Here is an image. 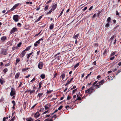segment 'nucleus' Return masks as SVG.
<instances>
[{"label": "nucleus", "instance_id": "19", "mask_svg": "<svg viewBox=\"0 0 121 121\" xmlns=\"http://www.w3.org/2000/svg\"><path fill=\"white\" fill-rule=\"evenodd\" d=\"M104 79H103V80H101V81L99 82V84L100 85V86L104 82Z\"/></svg>", "mask_w": 121, "mask_h": 121}, {"label": "nucleus", "instance_id": "30", "mask_svg": "<svg viewBox=\"0 0 121 121\" xmlns=\"http://www.w3.org/2000/svg\"><path fill=\"white\" fill-rule=\"evenodd\" d=\"M49 6L48 5H46L44 9V10L45 11L47 10L48 9Z\"/></svg>", "mask_w": 121, "mask_h": 121}, {"label": "nucleus", "instance_id": "18", "mask_svg": "<svg viewBox=\"0 0 121 121\" xmlns=\"http://www.w3.org/2000/svg\"><path fill=\"white\" fill-rule=\"evenodd\" d=\"M42 16H40L37 20H36L35 22V23L36 22H37L39 21L40 19L42 18Z\"/></svg>", "mask_w": 121, "mask_h": 121}, {"label": "nucleus", "instance_id": "6", "mask_svg": "<svg viewBox=\"0 0 121 121\" xmlns=\"http://www.w3.org/2000/svg\"><path fill=\"white\" fill-rule=\"evenodd\" d=\"M60 54V52H59L55 55L54 56V57L55 58V59L57 58V60H60L61 57V56L59 55Z\"/></svg>", "mask_w": 121, "mask_h": 121}, {"label": "nucleus", "instance_id": "59", "mask_svg": "<svg viewBox=\"0 0 121 121\" xmlns=\"http://www.w3.org/2000/svg\"><path fill=\"white\" fill-rule=\"evenodd\" d=\"M35 78L34 77L31 81V82H33L35 80Z\"/></svg>", "mask_w": 121, "mask_h": 121}, {"label": "nucleus", "instance_id": "39", "mask_svg": "<svg viewBox=\"0 0 121 121\" xmlns=\"http://www.w3.org/2000/svg\"><path fill=\"white\" fill-rule=\"evenodd\" d=\"M12 103L13 104V106H15L16 105V103L14 100H13L12 101Z\"/></svg>", "mask_w": 121, "mask_h": 121}, {"label": "nucleus", "instance_id": "57", "mask_svg": "<svg viewBox=\"0 0 121 121\" xmlns=\"http://www.w3.org/2000/svg\"><path fill=\"white\" fill-rule=\"evenodd\" d=\"M42 30H41L40 31L39 33H38V34H36L35 35V36H37L38 35H39L41 33V31Z\"/></svg>", "mask_w": 121, "mask_h": 121}, {"label": "nucleus", "instance_id": "41", "mask_svg": "<svg viewBox=\"0 0 121 121\" xmlns=\"http://www.w3.org/2000/svg\"><path fill=\"white\" fill-rule=\"evenodd\" d=\"M98 82V81H95L94 83L93 84V85H92V86H95V85L96 84V83H97V82Z\"/></svg>", "mask_w": 121, "mask_h": 121}, {"label": "nucleus", "instance_id": "54", "mask_svg": "<svg viewBox=\"0 0 121 121\" xmlns=\"http://www.w3.org/2000/svg\"><path fill=\"white\" fill-rule=\"evenodd\" d=\"M52 0H49L46 2V4H48L52 2Z\"/></svg>", "mask_w": 121, "mask_h": 121}, {"label": "nucleus", "instance_id": "14", "mask_svg": "<svg viewBox=\"0 0 121 121\" xmlns=\"http://www.w3.org/2000/svg\"><path fill=\"white\" fill-rule=\"evenodd\" d=\"M33 53V52H31V53L28 54H27L26 56H27L26 58L27 59H28V60H29L30 57L31 56V55H32Z\"/></svg>", "mask_w": 121, "mask_h": 121}, {"label": "nucleus", "instance_id": "10", "mask_svg": "<svg viewBox=\"0 0 121 121\" xmlns=\"http://www.w3.org/2000/svg\"><path fill=\"white\" fill-rule=\"evenodd\" d=\"M26 53V52H25V51L24 50L23 51L22 53L20 54V56L21 57H23L25 55V54Z\"/></svg>", "mask_w": 121, "mask_h": 121}, {"label": "nucleus", "instance_id": "21", "mask_svg": "<svg viewBox=\"0 0 121 121\" xmlns=\"http://www.w3.org/2000/svg\"><path fill=\"white\" fill-rule=\"evenodd\" d=\"M54 24L53 23L51 24L49 26V29L50 30H52L54 27Z\"/></svg>", "mask_w": 121, "mask_h": 121}, {"label": "nucleus", "instance_id": "15", "mask_svg": "<svg viewBox=\"0 0 121 121\" xmlns=\"http://www.w3.org/2000/svg\"><path fill=\"white\" fill-rule=\"evenodd\" d=\"M57 3L53 5L52 9L53 11H54L57 7Z\"/></svg>", "mask_w": 121, "mask_h": 121}, {"label": "nucleus", "instance_id": "9", "mask_svg": "<svg viewBox=\"0 0 121 121\" xmlns=\"http://www.w3.org/2000/svg\"><path fill=\"white\" fill-rule=\"evenodd\" d=\"M7 39V37L5 36H3L1 38V40L2 42H4Z\"/></svg>", "mask_w": 121, "mask_h": 121}, {"label": "nucleus", "instance_id": "28", "mask_svg": "<svg viewBox=\"0 0 121 121\" xmlns=\"http://www.w3.org/2000/svg\"><path fill=\"white\" fill-rule=\"evenodd\" d=\"M79 36V34H77L76 35L74 36L73 38L74 39H76Z\"/></svg>", "mask_w": 121, "mask_h": 121}, {"label": "nucleus", "instance_id": "31", "mask_svg": "<svg viewBox=\"0 0 121 121\" xmlns=\"http://www.w3.org/2000/svg\"><path fill=\"white\" fill-rule=\"evenodd\" d=\"M115 36H115V35H113L111 37L110 39V40L111 41V42H112V40L113 39L114 37H115Z\"/></svg>", "mask_w": 121, "mask_h": 121}, {"label": "nucleus", "instance_id": "23", "mask_svg": "<svg viewBox=\"0 0 121 121\" xmlns=\"http://www.w3.org/2000/svg\"><path fill=\"white\" fill-rule=\"evenodd\" d=\"M65 77V74L64 73H63L60 76V77L62 78V79H63Z\"/></svg>", "mask_w": 121, "mask_h": 121}, {"label": "nucleus", "instance_id": "25", "mask_svg": "<svg viewBox=\"0 0 121 121\" xmlns=\"http://www.w3.org/2000/svg\"><path fill=\"white\" fill-rule=\"evenodd\" d=\"M29 69V68H23L22 69V71L23 72H24L28 70Z\"/></svg>", "mask_w": 121, "mask_h": 121}, {"label": "nucleus", "instance_id": "22", "mask_svg": "<svg viewBox=\"0 0 121 121\" xmlns=\"http://www.w3.org/2000/svg\"><path fill=\"white\" fill-rule=\"evenodd\" d=\"M20 59L19 58H17L15 63V65H17V63L20 61Z\"/></svg>", "mask_w": 121, "mask_h": 121}, {"label": "nucleus", "instance_id": "33", "mask_svg": "<svg viewBox=\"0 0 121 121\" xmlns=\"http://www.w3.org/2000/svg\"><path fill=\"white\" fill-rule=\"evenodd\" d=\"M19 5V4L17 3L15 4L13 6V7L15 9Z\"/></svg>", "mask_w": 121, "mask_h": 121}, {"label": "nucleus", "instance_id": "1", "mask_svg": "<svg viewBox=\"0 0 121 121\" xmlns=\"http://www.w3.org/2000/svg\"><path fill=\"white\" fill-rule=\"evenodd\" d=\"M7 52L8 49L4 48H2L0 51V54L3 55H6L8 53Z\"/></svg>", "mask_w": 121, "mask_h": 121}, {"label": "nucleus", "instance_id": "42", "mask_svg": "<svg viewBox=\"0 0 121 121\" xmlns=\"http://www.w3.org/2000/svg\"><path fill=\"white\" fill-rule=\"evenodd\" d=\"M22 44V43L21 42L19 43L17 45V46L18 47H20L21 45Z\"/></svg>", "mask_w": 121, "mask_h": 121}, {"label": "nucleus", "instance_id": "48", "mask_svg": "<svg viewBox=\"0 0 121 121\" xmlns=\"http://www.w3.org/2000/svg\"><path fill=\"white\" fill-rule=\"evenodd\" d=\"M40 39H39L38 41H37L36 42V43L37 44H39V43H40Z\"/></svg>", "mask_w": 121, "mask_h": 121}, {"label": "nucleus", "instance_id": "16", "mask_svg": "<svg viewBox=\"0 0 121 121\" xmlns=\"http://www.w3.org/2000/svg\"><path fill=\"white\" fill-rule=\"evenodd\" d=\"M108 51L106 49L104 51L103 53V56H106L107 55Z\"/></svg>", "mask_w": 121, "mask_h": 121}, {"label": "nucleus", "instance_id": "60", "mask_svg": "<svg viewBox=\"0 0 121 121\" xmlns=\"http://www.w3.org/2000/svg\"><path fill=\"white\" fill-rule=\"evenodd\" d=\"M76 86L75 85L73 87L71 88V90H72L74 89H75L76 88Z\"/></svg>", "mask_w": 121, "mask_h": 121}, {"label": "nucleus", "instance_id": "37", "mask_svg": "<svg viewBox=\"0 0 121 121\" xmlns=\"http://www.w3.org/2000/svg\"><path fill=\"white\" fill-rule=\"evenodd\" d=\"M115 54H116V52H112V53H111V54L110 56H113L114 55H115Z\"/></svg>", "mask_w": 121, "mask_h": 121}, {"label": "nucleus", "instance_id": "34", "mask_svg": "<svg viewBox=\"0 0 121 121\" xmlns=\"http://www.w3.org/2000/svg\"><path fill=\"white\" fill-rule=\"evenodd\" d=\"M52 10H53L52 9H50L48 12L46 13V14L48 15L49 14L51 13L52 11Z\"/></svg>", "mask_w": 121, "mask_h": 121}, {"label": "nucleus", "instance_id": "8", "mask_svg": "<svg viewBox=\"0 0 121 121\" xmlns=\"http://www.w3.org/2000/svg\"><path fill=\"white\" fill-rule=\"evenodd\" d=\"M17 31V28L16 27H14L10 31V33L11 34H12L13 33Z\"/></svg>", "mask_w": 121, "mask_h": 121}, {"label": "nucleus", "instance_id": "43", "mask_svg": "<svg viewBox=\"0 0 121 121\" xmlns=\"http://www.w3.org/2000/svg\"><path fill=\"white\" fill-rule=\"evenodd\" d=\"M81 97L80 96H79L77 98V99L75 101H76L77 100H81Z\"/></svg>", "mask_w": 121, "mask_h": 121}, {"label": "nucleus", "instance_id": "55", "mask_svg": "<svg viewBox=\"0 0 121 121\" xmlns=\"http://www.w3.org/2000/svg\"><path fill=\"white\" fill-rule=\"evenodd\" d=\"M51 114H50L49 115H47L46 116V117H50L52 115H51Z\"/></svg>", "mask_w": 121, "mask_h": 121}, {"label": "nucleus", "instance_id": "12", "mask_svg": "<svg viewBox=\"0 0 121 121\" xmlns=\"http://www.w3.org/2000/svg\"><path fill=\"white\" fill-rule=\"evenodd\" d=\"M40 115L39 112H37L35 114L34 117L37 118Z\"/></svg>", "mask_w": 121, "mask_h": 121}, {"label": "nucleus", "instance_id": "35", "mask_svg": "<svg viewBox=\"0 0 121 121\" xmlns=\"http://www.w3.org/2000/svg\"><path fill=\"white\" fill-rule=\"evenodd\" d=\"M0 83L1 84V85H2L4 82V81L3 80L0 79Z\"/></svg>", "mask_w": 121, "mask_h": 121}, {"label": "nucleus", "instance_id": "56", "mask_svg": "<svg viewBox=\"0 0 121 121\" xmlns=\"http://www.w3.org/2000/svg\"><path fill=\"white\" fill-rule=\"evenodd\" d=\"M58 111V110L57 109L56 110H55V111L54 112L51 114V115H52L53 114H54L55 113H56V112H57Z\"/></svg>", "mask_w": 121, "mask_h": 121}, {"label": "nucleus", "instance_id": "64", "mask_svg": "<svg viewBox=\"0 0 121 121\" xmlns=\"http://www.w3.org/2000/svg\"><path fill=\"white\" fill-rule=\"evenodd\" d=\"M87 9V7H85L84 9H82V10L84 11L86 10Z\"/></svg>", "mask_w": 121, "mask_h": 121}, {"label": "nucleus", "instance_id": "61", "mask_svg": "<svg viewBox=\"0 0 121 121\" xmlns=\"http://www.w3.org/2000/svg\"><path fill=\"white\" fill-rule=\"evenodd\" d=\"M15 9L13 7L10 9V10H9V11H13Z\"/></svg>", "mask_w": 121, "mask_h": 121}, {"label": "nucleus", "instance_id": "24", "mask_svg": "<svg viewBox=\"0 0 121 121\" xmlns=\"http://www.w3.org/2000/svg\"><path fill=\"white\" fill-rule=\"evenodd\" d=\"M95 86L96 87V88L97 89L98 88H100L101 87V86L99 84V83H98L96 85H95Z\"/></svg>", "mask_w": 121, "mask_h": 121}, {"label": "nucleus", "instance_id": "44", "mask_svg": "<svg viewBox=\"0 0 121 121\" xmlns=\"http://www.w3.org/2000/svg\"><path fill=\"white\" fill-rule=\"evenodd\" d=\"M109 23H108L106 24L105 26V27H106L107 28L109 26Z\"/></svg>", "mask_w": 121, "mask_h": 121}, {"label": "nucleus", "instance_id": "26", "mask_svg": "<svg viewBox=\"0 0 121 121\" xmlns=\"http://www.w3.org/2000/svg\"><path fill=\"white\" fill-rule=\"evenodd\" d=\"M31 47V46H30L28 47H27L24 50L25 51H28L30 49V48Z\"/></svg>", "mask_w": 121, "mask_h": 121}, {"label": "nucleus", "instance_id": "17", "mask_svg": "<svg viewBox=\"0 0 121 121\" xmlns=\"http://www.w3.org/2000/svg\"><path fill=\"white\" fill-rule=\"evenodd\" d=\"M20 73L18 72L17 73L15 76V79H18L20 75Z\"/></svg>", "mask_w": 121, "mask_h": 121}, {"label": "nucleus", "instance_id": "62", "mask_svg": "<svg viewBox=\"0 0 121 121\" xmlns=\"http://www.w3.org/2000/svg\"><path fill=\"white\" fill-rule=\"evenodd\" d=\"M37 104H36L34 105L31 108V109H33L34 108V107H35L36 105Z\"/></svg>", "mask_w": 121, "mask_h": 121}, {"label": "nucleus", "instance_id": "38", "mask_svg": "<svg viewBox=\"0 0 121 121\" xmlns=\"http://www.w3.org/2000/svg\"><path fill=\"white\" fill-rule=\"evenodd\" d=\"M79 65V63H77L76 65L74 66V68H76L77 67H78Z\"/></svg>", "mask_w": 121, "mask_h": 121}, {"label": "nucleus", "instance_id": "13", "mask_svg": "<svg viewBox=\"0 0 121 121\" xmlns=\"http://www.w3.org/2000/svg\"><path fill=\"white\" fill-rule=\"evenodd\" d=\"M43 93H39L37 95V97H38L39 99L41 98L42 97V95Z\"/></svg>", "mask_w": 121, "mask_h": 121}, {"label": "nucleus", "instance_id": "20", "mask_svg": "<svg viewBox=\"0 0 121 121\" xmlns=\"http://www.w3.org/2000/svg\"><path fill=\"white\" fill-rule=\"evenodd\" d=\"M27 121H33V119L31 117H30L28 118H27L26 119Z\"/></svg>", "mask_w": 121, "mask_h": 121}, {"label": "nucleus", "instance_id": "50", "mask_svg": "<svg viewBox=\"0 0 121 121\" xmlns=\"http://www.w3.org/2000/svg\"><path fill=\"white\" fill-rule=\"evenodd\" d=\"M63 106L62 105H61L58 108L59 110L63 108Z\"/></svg>", "mask_w": 121, "mask_h": 121}, {"label": "nucleus", "instance_id": "32", "mask_svg": "<svg viewBox=\"0 0 121 121\" xmlns=\"http://www.w3.org/2000/svg\"><path fill=\"white\" fill-rule=\"evenodd\" d=\"M42 82H40L39 84V88L40 89L41 87V85L42 84Z\"/></svg>", "mask_w": 121, "mask_h": 121}, {"label": "nucleus", "instance_id": "53", "mask_svg": "<svg viewBox=\"0 0 121 121\" xmlns=\"http://www.w3.org/2000/svg\"><path fill=\"white\" fill-rule=\"evenodd\" d=\"M52 92V91L50 90L49 91H47V92L46 93L47 94H48Z\"/></svg>", "mask_w": 121, "mask_h": 121}, {"label": "nucleus", "instance_id": "29", "mask_svg": "<svg viewBox=\"0 0 121 121\" xmlns=\"http://www.w3.org/2000/svg\"><path fill=\"white\" fill-rule=\"evenodd\" d=\"M40 77L42 79H43L45 78V75L44 74H42L40 76Z\"/></svg>", "mask_w": 121, "mask_h": 121}, {"label": "nucleus", "instance_id": "58", "mask_svg": "<svg viewBox=\"0 0 121 121\" xmlns=\"http://www.w3.org/2000/svg\"><path fill=\"white\" fill-rule=\"evenodd\" d=\"M120 72H121V69H120L117 72L116 74V75L118 73H120Z\"/></svg>", "mask_w": 121, "mask_h": 121}, {"label": "nucleus", "instance_id": "63", "mask_svg": "<svg viewBox=\"0 0 121 121\" xmlns=\"http://www.w3.org/2000/svg\"><path fill=\"white\" fill-rule=\"evenodd\" d=\"M116 15H119L120 14L116 10Z\"/></svg>", "mask_w": 121, "mask_h": 121}, {"label": "nucleus", "instance_id": "4", "mask_svg": "<svg viewBox=\"0 0 121 121\" xmlns=\"http://www.w3.org/2000/svg\"><path fill=\"white\" fill-rule=\"evenodd\" d=\"M16 91L15 89L13 88V87L11 88V90L10 93V95L12 96L16 94Z\"/></svg>", "mask_w": 121, "mask_h": 121}, {"label": "nucleus", "instance_id": "2", "mask_svg": "<svg viewBox=\"0 0 121 121\" xmlns=\"http://www.w3.org/2000/svg\"><path fill=\"white\" fill-rule=\"evenodd\" d=\"M94 89L93 88V87H91L89 89H87L85 91L86 93H88L89 94H91L93 92Z\"/></svg>", "mask_w": 121, "mask_h": 121}, {"label": "nucleus", "instance_id": "46", "mask_svg": "<svg viewBox=\"0 0 121 121\" xmlns=\"http://www.w3.org/2000/svg\"><path fill=\"white\" fill-rule=\"evenodd\" d=\"M15 118V116L13 117L9 121H13Z\"/></svg>", "mask_w": 121, "mask_h": 121}, {"label": "nucleus", "instance_id": "49", "mask_svg": "<svg viewBox=\"0 0 121 121\" xmlns=\"http://www.w3.org/2000/svg\"><path fill=\"white\" fill-rule=\"evenodd\" d=\"M71 97L69 96V95H68L67 97V100H69L71 99Z\"/></svg>", "mask_w": 121, "mask_h": 121}, {"label": "nucleus", "instance_id": "7", "mask_svg": "<svg viewBox=\"0 0 121 121\" xmlns=\"http://www.w3.org/2000/svg\"><path fill=\"white\" fill-rule=\"evenodd\" d=\"M43 63L42 62H40L38 64V67L39 69H42L43 68Z\"/></svg>", "mask_w": 121, "mask_h": 121}, {"label": "nucleus", "instance_id": "45", "mask_svg": "<svg viewBox=\"0 0 121 121\" xmlns=\"http://www.w3.org/2000/svg\"><path fill=\"white\" fill-rule=\"evenodd\" d=\"M17 48V47H15V46H13L12 48V49L13 51H14Z\"/></svg>", "mask_w": 121, "mask_h": 121}, {"label": "nucleus", "instance_id": "52", "mask_svg": "<svg viewBox=\"0 0 121 121\" xmlns=\"http://www.w3.org/2000/svg\"><path fill=\"white\" fill-rule=\"evenodd\" d=\"M71 82H70V81L69 80L67 81V82L66 83L67 84H69Z\"/></svg>", "mask_w": 121, "mask_h": 121}, {"label": "nucleus", "instance_id": "3", "mask_svg": "<svg viewBox=\"0 0 121 121\" xmlns=\"http://www.w3.org/2000/svg\"><path fill=\"white\" fill-rule=\"evenodd\" d=\"M36 89V87L35 86H34L32 90H31L27 89L26 91L28 92H30V94H31L35 92V90Z\"/></svg>", "mask_w": 121, "mask_h": 121}, {"label": "nucleus", "instance_id": "27", "mask_svg": "<svg viewBox=\"0 0 121 121\" xmlns=\"http://www.w3.org/2000/svg\"><path fill=\"white\" fill-rule=\"evenodd\" d=\"M111 18L110 17H108L107 20V22L108 23H110L111 22Z\"/></svg>", "mask_w": 121, "mask_h": 121}, {"label": "nucleus", "instance_id": "51", "mask_svg": "<svg viewBox=\"0 0 121 121\" xmlns=\"http://www.w3.org/2000/svg\"><path fill=\"white\" fill-rule=\"evenodd\" d=\"M101 12L100 11H99L97 13V15L98 16H99L100 14L101 13Z\"/></svg>", "mask_w": 121, "mask_h": 121}, {"label": "nucleus", "instance_id": "36", "mask_svg": "<svg viewBox=\"0 0 121 121\" xmlns=\"http://www.w3.org/2000/svg\"><path fill=\"white\" fill-rule=\"evenodd\" d=\"M8 71V69L7 68H5L3 70V72L4 73H6Z\"/></svg>", "mask_w": 121, "mask_h": 121}, {"label": "nucleus", "instance_id": "47", "mask_svg": "<svg viewBox=\"0 0 121 121\" xmlns=\"http://www.w3.org/2000/svg\"><path fill=\"white\" fill-rule=\"evenodd\" d=\"M115 57L114 56H113L109 58V60H113L115 58Z\"/></svg>", "mask_w": 121, "mask_h": 121}, {"label": "nucleus", "instance_id": "5", "mask_svg": "<svg viewBox=\"0 0 121 121\" xmlns=\"http://www.w3.org/2000/svg\"><path fill=\"white\" fill-rule=\"evenodd\" d=\"M19 16L18 15H14L13 16V19L15 22L18 21L19 20L18 19Z\"/></svg>", "mask_w": 121, "mask_h": 121}, {"label": "nucleus", "instance_id": "11", "mask_svg": "<svg viewBox=\"0 0 121 121\" xmlns=\"http://www.w3.org/2000/svg\"><path fill=\"white\" fill-rule=\"evenodd\" d=\"M51 105L48 104H47L46 105H45L44 106V107L45 108V109L46 110H47L49 108Z\"/></svg>", "mask_w": 121, "mask_h": 121}, {"label": "nucleus", "instance_id": "40", "mask_svg": "<svg viewBox=\"0 0 121 121\" xmlns=\"http://www.w3.org/2000/svg\"><path fill=\"white\" fill-rule=\"evenodd\" d=\"M77 89H76L73 91H72V94H74L75 92L77 91Z\"/></svg>", "mask_w": 121, "mask_h": 121}]
</instances>
